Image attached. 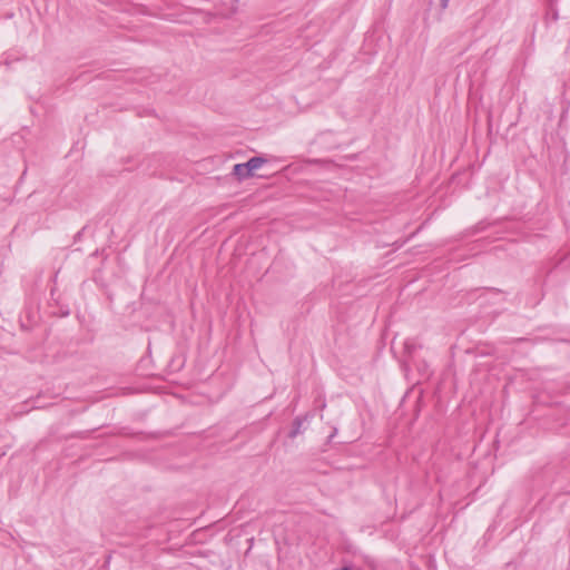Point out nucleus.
Instances as JSON below:
<instances>
[{
    "label": "nucleus",
    "mask_w": 570,
    "mask_h": 570,
    "mask_svg": "<svg viewBox=\"0 0 570 570\" xmlns=\"http://www.w3.org/2000/svg\"><path fill=\"white\" fill-rule=\"evenodd\" d=\"M449 3V0H441L442 8H446Z\"/></svg>",
    "instance_id": "obj_3"
},
{
    "label": "nucleus",
    "mask_w": 570,
    "mask_h": 570,
    "mask_svg": "<svg viewBox=\"0 0 570 570\" xmlns=\"http://www.w3.org/2000/svg\"><path fill=\"white\" fill-rule=\"evenodd\" d=\"M233 174L239 179H247L252 177V174L249 173L248 167L246 166V163L244 164H236L233 168Z\"/></svg>",
    "instance_id": "obj_1"
},
{
    "label": "nucleus",
    "mask_w": 570,
    "mask_h": 570,
    "mask_svg": "<svg viewBox=\"0 0 570 570\" xmlns=\"http://www.w3.org/2000/svg\"><path fill=\"white\" fill-rule=\"evenodd\" d=\"M267 160L263 157H253L247 163L246 166L249 169V173L252 176L254 175V171L259 169Z\"/></svg>",
    "instance_id": "obj_2"
}]
</instances>
